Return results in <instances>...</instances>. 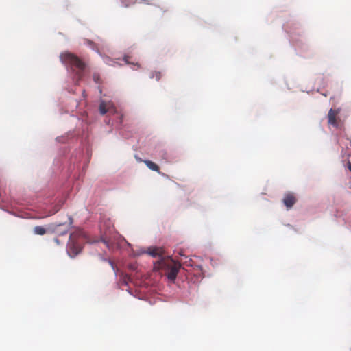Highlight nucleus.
I'll return each instance as SVG.
<instances>
[{"label": "nucleus", "instance_id": "obj_3", "mask_svg": "<svg viewBox=\"0 0 351 351\" xmlns=\"http://www.w3.org/2000/svg\"><path fill=\"white\" fill-rule=\"evenodd\" d=\"M60 60L64 64L70 66L74 71H76L79 80L83 77V72L86 68V64L77 56L71 53L65 52L60 55Z\"/></svg>", "mask_w": 351, "mask_h": 351}, {"label": "nucleus", "instance_id": "obj_4", "mask_svg": "<svg viewBox=\"0 0 351 351\" xmlns=\"http://www.w3.org/2000/svg\"><path fill=\"white\" fill-rule=\"evenodd\" d=\"M340 112V109L330 108L328 113V123L334 128H339L340 127L341 120L338 115Z\"/></svg>", "mask_w": 351, "mask_h": 351}, {"label": "nucleus", "instance_id": "obj_14", "mask_svg": "<svg viewBox=\"0 0 351 351\" xmlns=\"http://www.w3.org/2000/svg\"><path fill=\"white\" fill-rule=\"evenodd\" d=\"M348 168L351 171V163L350 162H348Z\"/></svg>", "mask_w": 351, "mask_h": 351}, {"label": "nucleus", "instance_id": "obj_15", "mask_svg": "<svg viewBox=\"0 0 351 351\" xmlns=\"http://www.w3.org/2000/svg\"><path fill=\"white\" fill-rule=\"evenodd\" d=\"M134 66H137V68H139V67H140V65H139L138 64H134Z\"/></svg>", "mask_w": 351, "mask_h": 351}, {"label": "nucleus", "instance_id": "obj_10", "mask_svg": "<svg viewBox=\"0 0 351 351\" xmlns=\"http://www.w3.org/2000/svg\"><path fill=\"white\" fill-rule=\"evenodd\" d=\"M93 80H94L96 83H100V82H101V78H100V75H99L98 73H94V74H93Z\"/></svg>", "mask_w": 351, "mask_h": 351}, {"label": "nucleus", "instance_id": "obj_1", "mask_svg": "<svg viewBox=\"0 0 351 351\" xmlns=\"http://www.w3.org/2000/svg\"><path fill=\"white\" fill-rule=\"evenodd\" d=\"M147 253L152 257H160V258L154 265L155 270H163L169 280L174 281L177 277L181 264L176 262L170 256H163L164 250L159 247H150L147 249Z\"/></svg>", "mask_w": 351, "mask_h": 351}, {"label": "nucleus", "instance_id": "obj_7", "mask_svg": "<svg viewBox=\"0 0 351 351\" xmlns=\"http://www.w3.org/2000/svg\"><path fill=\"white\" fill-rule=\"evenodd\" d=\"M143 162L152 171H156V172L159 173V170H160L159 167L154 162H152L151 160H143Z\"/></svg>", "mask_w": 351, "mask_h": 351}, {"label": "nucleus", "instance_id": "obj_8", "mask_svg": "<svg viewBox=\"0 0 351 351\" xmlns=\"http://www.w3.org/2000/svg\"><path fill=\"white\" fill-rule=\"evenodd\" d=\"M34 234H38V235H44L45 234H46L47 230L44 227L37 226L34 227Z\"/></svg>", "mask_w": 351, "mask_h": 351}, {"label": "nucleus", "instance_id": "obj_6", "mask_svg": "<svg viewBox=\"0 0 351 351\" xmlns=\"http://www.w3.org/2000/svg\"><path fill=\"white\" fill-rule=\"evenodd\" d=\"M110 104L105 101H101L99 104V112L101 114L104 115L110 110Z\"/></svg>", "mask_w": 351, "mask_h": 351}, {"label": "nucleus", "instance_id": "obj_12", "mask_svg": "<svg viewBox=\"0 0 351 351\" xmlns=\"http://www.w3.org/2000/svg\"><path fill=\"white\" fill-rule=\"evenodd\" d=\"M69 223L66 225V230L64 231V233H66L67 232V230L68 228L71 226V224L73 223V219L71 217H69Z\"/></svg>", "mask_w": 351, "mask_h": 351}, {"label": "nucleus", "instance_id": "obj_16", "mask_svg": "<svg viewBox=\"0 0 351 351\" xmlns=\"http://www.w3.org/2000/svg\"><path fill=\"white\" fill-rule=\"evenodd\" d=\"M55 241H56L57 243H59L58 239H55Z\"/></svg>", "mask_w": 351, "mask_h": 351}, {"label": "nucleus", "instance_id": "obj_13", "mask_svg": "<svg viewBox=\"0 0 351 351\" xmlns=\"http://www.w3.org/2000/svg\"><path fill=\"white\" fill-rule=\"evenodd\" d=\"M130 56L128 55L124 56L123 60L125 62L126 64H129L130 62H129Z\"/></svg>", "mask_w": 351, "mask_h": 351}, {"label": "nucleus", "instance_id": "obj_11", "mask_svg": "<svg viewBox=\"0 0 351 351\" xmlns=\"http://www.w3.org/2000/svg\"><path fill=\"white\" fill-rule=\"evenodd\" d=\"M61 208V204H58V205H56L55 206V208L53 211H51L49 213V215H54L55 213H56Z\"/></svg>", "mask_w": 351, "mask_h": 351}, {"label": "nucleus", "instance_id": "obj_2", "mask_svg": "<svg viewBox=\"0 0 351 351\" xmlns=\"http://www.w3.org/2000/svg\"><path fill=\"white\" fill-rule=\"evenodd\" d=\"M84 241V233L80 230H76L71 233L67 244L66 250L69 256L73 258L82 251V243Z\"/></svg>", "mask_w": 351, "mask_h": 351}, {"label": "nucleus", "instance_id": "obj_5", "mask_svg": "<svg viewBox=\"0 0 351 351\" xmlns=\"http://www.w3.org/2000/svg\"><path fill=\"white\" fill-rule=\"evenodd\" d=\"M296 200L295 195L293 193H289L285 195L282 202L289 209L295 204Z\"/></svg>", "mask_w": 351, "mask_h": 351}, {"label": "nucleus", "instance_id": "obj_9", "mask_svg": "<svg viewBox=\"0 0 351 351\" xmlns=\"http://www.w3.org/2000/svg\"><path fill=\"white\" fill-rule=\"evenodd\" d=\"M161 77H162V74L159 71H152V72H151L150 75H149L150 78L155 77L156 79V80H159L161 78Z\"/></svg>", "mask_w": 351, "mask_h": 351}]
</instances>
